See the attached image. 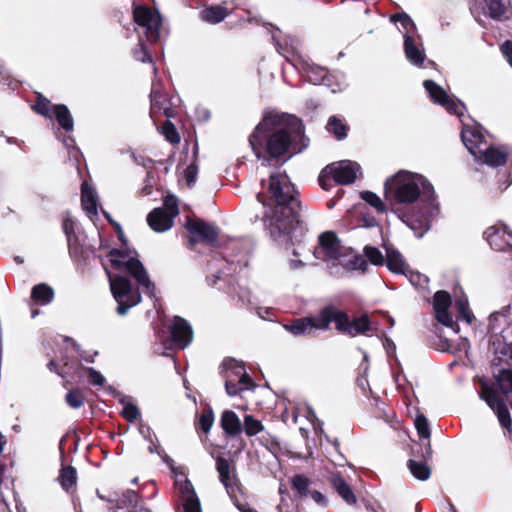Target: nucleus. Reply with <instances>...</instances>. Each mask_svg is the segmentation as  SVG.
<instances>
[{
	"label": "nucleus",
	"mask_w": 512,
	"mask_h": 512,
	"mask_svg": "<svg viewBox=\"0 0 512 512\" xmlns=\"http://www.w3.org/2000/svg\"><path fill=\"white\" fill-rule=\"evenodd\" d=\"M221 367L224 369L223 377L225 379L231 378L238 380V384L244 386V388L253 387L252 380L246 373L245 366L242 362L228 358L223 361Z\"/></svg>",
	"instance_id": "412c9836"
},
{
	"label": "nucleus",
	"mask_w": 512,
	"mask_h": 512,
	"mask_svg": "<svg viewBox=\"0 0 512 512\" xmlns=\"http://www.w3.org/2000/svg\"><path fill=\"white\" fill-rule=\"evenodd\" d=\"M115 512H151L138 501V495L134 490H126L117 500Z\"/></svg>",
	"instance_id": "393cba45"
},
{
	"label": "nucleus",
	"mask_w": 512,
	"mask_h": 512,
	"mask_svg": "<svg viewBox=\"0 0 512 512\" xmlns=\"http://www.w3.org/2000/svg\"><path fill=\"white\" fill-rule=\"evenodd\" d=\"M384 188L386 200L393 204L409 205L419 200L417 210L402 213L399 217L416 237H422L439 213L431 183L420 174L403 170L388 178Z\"/></svg>",
	"instance_id": "f257e3e1"
},
{
	"label": "nucleus",
	"mask_w": 512,
	"mask_h": 512,
	"mask_svg": "<svg viewBox=\"0 0 512 512\" xmlns=\"http://www.w3.org/2000/svg\"><path fill=\"white\" fill-rule=\"evenodd\" d=\"M139 433L146 441L153 442V439H155V441L157 442V436L149 426L141 425L139 427Z\"/></svg>",
	"instance_id": "bf43d9fd"
},
{
	"label": "nucleus",
	"mask_w": 512,
	"mask_h": 512,
	"mask_svg": "<svg viewBox=\"0 0 512 512\" xmlns=\"http://www.w3.org/2000/svg\"><path fill=\"white\" fill-rule=\"evenodd\" d=\"M81 205L90 219L98 214V195L87 182L81 185Z\"/></svg>",
	"instance_id": "a878e982"
},
{
	"label": "nucleus",
	"mask_w": 512,
	"mask_h": 512,
	"mask_svg": "<svg viewBox=\"0 0 512 512\" xmlns=\"http://www.w3.org/2000/svg\"><path fill=\"white\" fill-rule=\"evenodd\" d=\"M483 3L487 14L494 20H501L507 11L508 0H483Z\"/></svg>",
	"instance_id": "473e14b6"
},
{
	"label": "nucleus",
	"mask_w": 512,
	"mask_h": 512,
	"mask_svg": "<svg viewBox=\"0 0 512 512\" xmlns=\"http://www.w3.org/2000/svg\"><path fill=\"white\" fill-rule=\"evenodd\" d=\"M268 192V197L258 193L257 199L268 207L264 218L271 236L278 238L282 234H289L299 223L300 201L285 173L275 172L269 176Z\"/></svg>",
	"instance_id": "7ed1b4c3"
},
{
	"label": "nucleus",
	"mask_w": 512,
	"mask_h": 512,
	"mask_svg": "<svg viewBox=\"0 0 512 512\" xmlns=\"http://www.w3.org/2000/svg\"><path fill=\"white\" fill-rule=\"evenodd\" d=\"M106 272L112 295L117 302L116 312L118 315L124 316L132 307L141 302L140 289L143 290V287L138 284L137 287H134L129 278L122 274L112 273L107 269Z\"/></svg>",
	"instance_id": "0eeeda50"
},
{
	"label": "nucleus",
	"mask_w": 512,
	"mask_h": 512,
	"mask_svg": "<svg viewBox=\"0 0 512 512\" xmlns=\"http://www.w3.org/2000/svg\"><path fill=\"white\" fill-rule=\"evenodd\" d=\"M490 247L496 251L512 249V232L506 226H491L484 232Z\"/></svg>",
	"instance_id": "a211bd4d"
},
{
	"label": "nucleus",
	"mask_w": 512,
	"mask_h": 512,
	"mask_svg": "<svg viewBox=\"0 0 512 512\" xmlns=\"http://www.w3.org/2000/svg\"><path fill=\"white\" fill-rule=\"evenodd\" d=\"M365 257L374 265H383L385 263V258L381 251L372 246H366L364 248Z\"/></svg>",
	"instance_id": "37998d69"
},
{
	"label": "nucleus",
	"mask_w": 512,
	"mask_h": 512,
	"mask_svg": "<svg viewBox=\"0 0 512 512\" xmlns=\"http://www.w3.org/2000/svg\"><path fill=\"white\" fill-rule=\"evenodd\" d=\"M264 429L261 421L255 419L252 415H245L242 430L248 437L255 436Z\"/></svg>",
	"instance_id": "4c0bfd02"
},
{
	"label": "nucleus",
	"mask_w": 512,
	"mask_h": 512,
	"mask_svg": "<svg viewBox=\"0 0 512 512\" xmlns=\"http://www.w3.org/2000/svg\"><path fill=\"white\" fill-rule=\"evenodd\" d=\"M311 499L320 506L327 505V498L321 492L313 490L310 495Z\"/></svg>",
	"instance_id": "052dcab7"
},
{
	"label": "nucleus",
	"mask_w": 512,
	"mask_h": 512,
	"mask_svg": "<svg viewBox=\"0 0 512 512\" xmlns=\"http://www.w3.org/2000/svg\"><path fill=\"white\" fill-rule=\"evenodd\" d=\"M162 131H163L165 138L170 143L177 144L180 142V136H179L176 128L174 127V125L171 122L166 121L163 124Z\"/></svg>",
	"instance_id": "09e8293b"
},
{
	"label": "nucleus",
	"mask_w": 512,
	"mask_h": 512,
	"mask_svg": "<svg viewBox=\"0 0 512 512\" xmlns=\"http://www.w3.org/2000/svg\"><path fill=\"white\" fill-rule=\"evenodd\" d=\"M404 53L406 59L414 66L421 67L426 59L421 37L417 34L404 38Z\"/></svg>",
	"instance_id": "aec40b11"
},
{
	"label": "nucleus",
	"mask_w": 512,
	"mask_h": 512,
	"mask_svg": "<svg viewBox=\"0 0 512 512\" xmlns=\"http://www.w3.org/2000/svg\"><path fill=\"white\" fill-rule=\"evenodd\" d=\"M184 512H202L200 500L197 495L183 500Z\"/></svg>",
	"instance_id": "864d4df0"
},
{
	"label": "nucleus",
	"mask_w": 512,
	"mask_h": 512,
	"mask_svg": "<svg viewBox=\"0 0 512 512\" xmlns=\"http://www.w3.org/2000/svg\"><path fill=\"white\" fill-rule=\"evenodd\" d=\"M331 322L335 323L339 332L352 337L365 334L370 330L367 315H362L350 321L346 313L332 306L325 307L316 316L296 319L291 324L285 325V329L294 336H314L317 330H326Z\"/></svg>",
	"instance_id": "20e7f679"
},
{
	"label": "nucleus",
	"mask_w": 512,
	"mask_h": 512,
	"mask_svg": "<svg viewBox=\"0 0 512 512\" xmlns=\"http://www.w3.org/2000/svg\"><path fill=\"white\" fill-rule=\"evenodd\" d=\"M33 108L37 113L48 118H51L52 114H54L61 128L68 132L73 130L74 121L66 105L58 104L52 106L48 99L39 96Z\"/></svg>",
	"instance_id": "9b49d317"
},
{
	"label": "nucleus",
	"mask_w": 512,
	"mask_h": 512,
	"mask_svg": "<svg viewBox=\"0 0 512 512\" xmlns=\"http://www.w3.org/2000/svg\"><path fill=\"white\" fill-rule=\"evenodd\" d=\"M228 15L227 8L217 5V6H209L204 8L200 12V17L203 21L210 24H217L223 21Z\"/></svg>",
	"instance_id": "c85d7f7f"
},
{
	"label": "nucleus",
	"mask_w": 512,
	"mask_h": 512,
	"mask_svg": "<svg viewBox=\"0 0 512 512\" xmlns=\"http://www.w3.org/2000/svg\"><path fill=\"white\" fill-rule=\"evenodd\" d=\"M47 367L48 369L51 371V372H55L57 373L59 376H63L64 373H66V371H63V370H58L57 369V363L55 360H51L48 364H47Z\"/></svg>",
	"instance_id": "69168bd1"
},
{
	"label": "nucleus",
	"mask_w": 512,
	"mask_h": 512,
	"mask_svg": "<svg viewBox=\"0 0 512 512\" xmlns=\"http://www.w3.org/2000/svg\"><path fill=\"white\" fill-rule=\"evenodd\" d=\"M455 307L459 313V317L468 324L472 323L474 316L469 309L467 298H458L455 301Z\"/></svg>",
	"instance_id": "79ce46f5"
},
{
	"label": "nucleus",
	"mask_w": 512,
	"mask_h": 512,
	"mask_svg": "<svg viewBox=\"0 0 512 512\" xmlns=\"http://www.w3.org/2000/svg\"><path fill=\"white\" fill-rule=\"evenodd\" d=\"M408 468L411 474L418 480L425 481L429 479L431 471L429 466L424 462L409 460Z\"/></svg>",
	"instance_id": "e433bc0d"
},
{
	"label": "nucleus",
	"mask_w": 512,
	"mask_h": 512,
	"mask_svg": "<svg viewBox=\"0 0 512 512\" xmlns=\"http://www.w3.org/2000/svg\"><path fill=\"white\" fill-rule=\"evenodd\" d=\"M197 174L198 167L195 164H191L185 169L184 175L188 186L191 187L192 185H194V183L196 182Z\"/></svg>",
	"instance_id": "6e6d98bb"
},
{
	"label": "nucleus",
	"mask_w": 512,
	"mask_h": 512,
	"mask_svg": "<svg viewBox=\"0 0 512 512\" xmlns=\"http://www.w3.org/2000/svg\"><path fill=\"white\" fill-rule=\"evenodd\" d=\"M69 253L74 259H80L83 255V248L79 242L78 236L67 238Z\"/></svg>",
	"instance_id": "de8ad7c7"
},
{
	"label": "nucleus",
	"mask_w": 512,
	"mask_h": 512,
	"mask_svg": "<svg viewBox=\"0 0 512 512\" xmlns=\"http://www.w3.org/2000/svg\"><path fill=\"white\" fill-rule=\"evenodd\" d=\"M242 423L238 415L232 410H225L221 414L220 426L226 436L236 437L242 432Z\"/></svg>",
	"instance_id": "cd10ccee"
},
{
	"label": "nucleus",
	"mask_w": 512,
	"mask_h": 512,
	"mask_svg": "<svg viewBox=\"0 0 512 512\" xmlns=\"http://www.w3.org/2000/svg\"><path fill=\"white\" fill-rule=\"evenodd\" d=\"M386 258L385 262L388 269L394 273L406 274L408 266L401 253L390 244H384Z\"/></svg>",
	"instance_id": "bb28decb"
},
{
	"label": "nucleus",
	"mask_w": 512,
	"mask_h": 512,
	"mask_svg": "<svg viewBox=\"0 0 512 512\" xmlns=\"http://www.w3.org/2000/svg\"><path fill=\"white\" fill-rule=\"evenodd\" d=\"M107 257L112 269L115 270L114 273L127 272L140 287H143V291L148 297L156 298L155 284L151 281L142 262L137 258L136 251L112 249Z\"/></svg>",
	"instance_id": "423d86ee"
},
{
	"label": "nucleus",
	"mask_w": 512,
	"mask_h": 512,
	"mask_svg": "<svg viewBox=\"0 0 512 512\" xmlns=\"http://www.w3.org/2000/svg\"><path fill=\"white\" fill-rule=\"evenodd\" d=\"M66 403L73 409H78L84 404V395L80 390H71L66 394Z\"/></svg>",
	"instance_id": "c03bdc74"
},
{
	"label": "nucleus",
	"mask_w": 512,
	"mask_h": 512,
	"mask_svg": "<svg viewBox=\"0 0 512 512\" xmlns=\"http://www.w3.org/2000/svg\"><path fill=\"white\" fill-rule=\"evenodd\" d=\"M62 227L66 238H70L71 236H75V222L70 216H66L63 219Z\"/></svg>",
	"instance_id": "4d7b16f0"
},
{
	"label": "nucleus",
	"mask_w": 512,
	"mask_h": 512,
	"mask_svg": "<svg viewBox=\"0 0 512 512\" xmlns=\"http://www.w3.org/2000/svg\"><path fill=\"white\" fill-rule=\"evenodd\" d=\"M391 21L398 25V29L403 34V38L417 34L416 25L407 14L398 13L392 15Z\"/></svg>",
	"instance_id": "7c9ffc66"
},
{
	"label": "nucleus",
	"mask_w": 512,
	"mask_h": 512,
	"mask_svg": "<svg viewBox=\"0 0 512 512\" xmlns=\"http://www.w3.org/2000/svg\"><path fill=\"white\" fill-rule=\"evenodd\" d=\"M496 382L499 390L504 396L512 393V370L502 369L499 371Z\"/></svg>",
	"instance_id": "c9c22d12"
},
{
	"label": "nucleus",
	"mask_w": 512,
	"mask_h": 512,
	"mask_svg": "<svg viewBox=\"0 0 512 512\" xmlns=\"http://www.w3.org/2000/svg\"><path fill=\"white\" fill-rule=\"evenodd\" d=\"M234 502H235V505L237 506V508L241 511V512H258L257 510L253 509V508H250V507H247L245 505H241L239 503H237V497L235 499H233Z\"/></svg>",
	"instance_id": "774afa93"
},
{
	"label": "nucleus",
	"mask_w": 512,
	"mask_h": 512,
	"mask_svg": "<svg viewBox=\"0 0 512 512\" xmlns=\"http://www.w3.org/2000/svg\"><path fill=\"white\" fill-rule=\"evenodd\" d=\"M250 388H244V386H240L238 384V380L227 378L225 379V390L226 393L233 397L239 395L244 390H249Z\"/></svg>",
	"instance_id": "3c124183"
},
{
	"label": "nucleus",
	"mask_w": 512,
	"mask_h": 512,
	"mask_svg": "<svg viewBox=\"0 0 512 512\" xmlns=\"http://www.w3.org/2000/svg\"><path fill=\"white\" fill-rule=\"evenodd\" d=\"M133 18L138 26L139 35L143 34L149 43H156L161 40L162 18L157 10L146 6H134ZM133 56L137 61L143 63L152 62L151 53L142 36L139 38L138 47L133 51Z\"/></svg>",
	"instance_id": "39448f33"
},
{
	"label": "nucleus",
	"mask_w": 512,
	"mask_h": 512,
	"mask_svg": "<svg viewBox=\"0 0 512 512\" xmlns=\"http://www.w3.org/2000/svg\"><path fill=\"white\" fill-rule=\"evenodd\" d=\"M31 297L40 304L47 305L53 300L54 291L47 284L41 283L32 288Z\"/></svg>",
	"instance_id": "72a5a7b5"
},
{
	"label": "nucleus",
	"mask_w": 512,
	"mask_h": 512,
	"mask_svg": "<svg viewBox=\"0 0 512 512\" xmlns=\"http://www.w3.org/2000/svg\"><path fill=\"white\" fill-rule=\"evenodd\" d=\"M414 422L419 437L423 439H429L431 432L427 418L424 415H417Z\"/></svg>",
	"instance_id": "a18cd8bd"
},
{
	"label": "nucleus",
	"mask_w": 512,
	"mask_h": 512,
	"mask_svg": "<svg viewBox=\"0 0 512 512\" xmlns=\"http://www.w3.org/2000/svg\"><path fill=\"white\" fill-rule=\"evenodd\" d=\"M178 213L176 198L168 196L164 200V207L155 208L148 214L147 222L155 232H165L172 227Z\"/></svg>",
	"instance_id": "1a4fd4ad"
},
{
	"label": "nucleus",
	"mask_w": 512,
	"mask_h": 512,
	"mask_svg": "<svg viewBox=\"0 0 512 512\" xmlns=\"http://www.w3.org/2000/svg\"><path fill=\"white\" fill-rule=\"evenodd\" d=\"M315 258L323 261H338L346 256L345 248L340 244L334 232H324L319 236V245L314 248Z\"/></svg>",
	"instance_id": "f8f14e48"
},
{
	"label": "nucleus",
	"mask_w": 512,
	"mask_h": 512,
	"mask_svg": "<svg viewBox=\"0 0 512 512\" xmlns=\"http://www.w3.org/2000/svg\"><path fill=\"white\" fill-rule=\"evenodd\" d=\"M213 423H214V413L211 408H208L201 414V416L199 418V422H198L199 428L204 433H208L211 430Z\"/></svg>",
	"instance_id": "49530a36"
},
{
	"label": "nucleus",
	"mask_w": 512,
	"mask_h": 512,
	"mask_svg": "<svg viewBox=\"0 0 512 512\" xmlns=\"http://www.w3.org/2000/svg\"><path fill=\"white\" fill-rule=\"evenodd\" d=\"M299 118L286 113H267L249 137L250 146L264 165L271 159L290 157L308 146Z\"/></svg>",
	"instance_id": "f03ea898"
},
{
	"label": "nucleus",
	"mask_w": 512,
	"mask_h": 512,
	"mask_svg": "<svg viewBox=\"0 0 512 512\" xmlns=\"http://www.w3.org/2000/svg\"><path fill=\"white\" fill-rule=\"evenodd\" d=\"M291 484L301 497H308L312 492L309 490L310 480L302 474L295 475L291 480Z\"/></svg>",
	"instance_id": "58836bf2"
},
{
	"label": "nucleus",
	"mask_w": 512,
	"mask_h": 512,
	"mask_svg": "<svg viewBox=\"0 0 512 512\" xmlns=\"http://www.w3.org/2000/svg\"><path fill=\"white\" fill-rule=\"evenodd\" d=\"M301 67H296L303 73L304 77L315 85H324L329 88L333 93L341 91V84L336 83L334 86L330 83L332 76L324 68L309 64L307 62L300 63Z\"/></svg>",
	"instance_id": "4468645a"
},
{
	"label": "nucleus",
	"mask_w": 512,
	"mask_h": 512,
	"mask_svg": "<svg viewBox=\"0 0 512 512\" xmlns=\"http://www.w3.org/2000/svg\"><path fill=\"white\" fill-rule=\"evenodd\" d=\"M159 456L162 458L163 462L169 466L174 474L181 471V467H175L174 460L170 458L164 451Z\"/></svg>",
	"instance_id": "e2e57ef3"
},
{
	"label": "nucleus",
	"mask_w": 512,
	"mask_h": 512,
	"mask_svg": "<svg viewBox=\"0 0 512 512\" xmlns=\"http://www.w3.org/2000/svg\"><path fill=\"white\" fill-rule=\"evenodd\" d=\"M326 129L338 140H342L347 136L348 126L343 122L342 119L338 118L337 116H331L328 119Z\"/></svg>",
	"instance_id": "f704fd0d"
},
{
	"label": "nucleus",
	"mask_w": 512,
	"mask_h": 512,
	"mask_svg": "<svg viewBox=\"0 0 512 512\" xmlns=\"http://www.w3.org/2000/svg\"><path fill=\"white\" fill-rule=\"evenodd\" d=\"M451 303V296L448 292L440 290L435 293L433 298V308L437 321L446 327L454 328L457 327V324L453 321V318L449 313Z\"/></svg>",
	"instance_id": "dca6fc26"
},
{
	"label": "nucleus",
	"mask_w": 512,
	"mask_h": 512,
	"mask_svg": "<svg viewBox=\"0 0 512 512\" xmlns=\"http://www.w3.org/2000/svg\"><path fill=\"white\" fill-rule=\"evenodd\" d=\"M423 86L434 103L444 107L449 114L457 115L459 118L463 116L465 105L451 99L441 86L432 80H425Z\"/></svg>",
	"instance_id": "ddd939ff"
},
{
	"label": "nucleus",
	"mask_w": 512,
	"mask_h": 512,
	"mask_svg": "<svg viewBox=\"0 0 512 512\" xmlns=\"http://www.w3.org/2000/svg\"><path fill=\"white\" fill-rule=\"evenodd\" d=\"M85 372L87 373L88 381L90 384L94 386H103L106 379L105 377L96 369L92 367H86L84 368Z\"/></svg>",
	"instance_id": "8fccbe9b"
},
{
	"label": "nucleus",
	"mask_w": 512,
	"mask_h": 512,
	"mask_svg": "<svg viewBox=\"0 0 512 512\" xmlns=\"http://www.w3.org/2000/svg\"><path fill=\"white\" fill-rule=\"evenodd\" d=\"M360 169L358 163L350 160L334 162L321 171L318 181L324 190H329L333 184L349 185L355 182Z\"/></svg>",
	"instance_id": "6e6552de"
},
{
	"label": "nucleus",
	"mask_w": 512,
	"mask_h": 512,
	"mask_svg": "<svg viewBox=\"0 0 512 512\" xmlns=\"http://www.w3.org/2000/svg\"><path fill=\"white\" fill-rule=\"evenodd\" d=\"M121 403L123 405L122 416L130 422L136 420L140 413L137 406L131 402L130 398H122Z\"/></svg>",
	"instance_id": "a19ab883"
},
{
	"label": "nucleus",
	"mask_w": 512,
	"mask_h": 512,
	"mask_svg": "<svg viewBox=\"0 0 512 512\" xmlns=\"http://www.w3.org/2000/svg\"><path fill=\"white\" fill-rule=\"evenodd\" d=\"M409 279H410V282L416 286H422L423 284L428 282L427 277L424 275H421L419 273H411Z\"/></svg>",
	"instance_id": "680f3d73"
},
{
	"label": "nucleus",
	"mask_w": 512,
	"mask_h": 512,
	"mask_svg": "<svg viewBox=\"0 0 512 512\" xmlns=\"http://www.w3.org/2000/svg\"><path fill=\"white\" fill-rule=\"evenodd\" d=\"M479 396L480 399L484 400L496 413L502 427L510 431L512 428V419L505 400L486 382L481 383Z\"/></svg>",
	"instance_id": "9d476101"
},
{
	"label": "nucleus",
	"mask_w": 512,
	"mask_h": 512,
	"mask_svg": "<svg viewBox=\"0 0 512 512\" xmlns=\"http://www.w3.org/2000/svg\"><path fill=\"white\" fill-rule=\"evenodd\" d=\"M503 56L508 61L509 65L512 67V41L506 40L500 47Z\"/></svg>",
	"instance_id": "13d9d810"
},
{
	"label": "nucleus",
	"mask_w": 512,
	"mask_h": 512,
	"mask_svg": "<svg viewBox=\"0 0 512 512\" xmlns=\"http://www.w3.org/2000/svg\"><path fill=\"white\" fill-rule=\"evenodd\" d=\"M346 265L351 270H360L362 272H364L367 268L366 260L360 255L351 256L347 260Z\"/></svg>",
	"instance_id": "603ef678"
},
{
	"label": "nucleus",
	"mask_w": 512,
	"mask_h": 512,
	"mask_svg": "<svg viewBox=\"0 0 512 512\" xmlns=\"http://www.w3.org/2000/svg\"><path fill=\"white\" fill-rule=\"evenodd\" d=\"M149 443H150V445L148 447L149 452L161 455V453L163 452V449L160 447L159 441L157 440V442H156L155 439H153V442H149Z\"/></svg>",
	"instance_id": "0e129e2a"
},
{
	"label": "nucleus",
	"mask_w": 512,
	"mask_h": 512,
	"mask_svg": "<svg viewBox=\"0 0 512 512\" xmlns=\"http://www.w3.org/2000/svg\"><path fill=\"white\" fill-rule=\"evenodd\" d=\"M61 487L67 492L72 493L77 485V472L74 467H62L58 476Z\"/></svg>",
	"instance_id": "c756f323"
},
{
	"label": "nucleus",
	"mask_w": 512,
	"mask_h": 512,
	"mask_svg": "<svg viewBox=\"0 0 512 512\" xmlns=\"http://www.w3.org/2000/svg\"><path fill=\"white\" fill-rule=\"evenodd\" d=\"M289 265H290V268L291 269H300L302 267H304V262L302 260H299V259H291L289 261Z\"/></svg>",
	"instance_id": "338daca9"
},
{
	"label": "nucleus",
	"mask_w": 512,
	"mask_h": 512,
	"mask_svg": "<svg viewBox=\"0 0 512 512\" xmlns=\"http://www.w3.org/2000/svg\"><path fill=\"white\" fill-rule=\"evenodd\" d=\"M174 478L176 489L178 490L182 501L197 495L192 483L187 479L182 470L175 473Z\"/></svg>",
	"instance_id": "2f4dec72"
},
{
	"label": "nucleus",
	"mask_w": 512,
	"mask_h": 512,
	"mask_svg": "<svg viewBox=\"0 0 512 512\" xmlns=\"http://www.w3.org/2000/svg\"><path fill=\"white\" fill-rule=\"evenodd\" d=\"M360 197L370 206H372L377 212L383 213L386 211V206L381 198L371 191H362Z\"/></svg>",
	"instance_id": "ea45409f"
},
{
	"label": "nucleus",
	"mask_w": 512,
	"mask_h": 512,
	"mask_svg": "<svg viewBox=\"0 0 512 512\" xmlns=\"http://www.w3.org/2000/svg\"><path fill=\"white\" fill-rule=\"evenodd\" d=\"M151 108L150 114H163L167 118L174 117V110L172 109V102L161 91V85L158 80L152 81V88L150 93Z\"/></svg>",
	"instance_id": "f3484780"
},
{
	"label": "nucleus",
	"mask_w": 512,
	"mask_h": 512,
	"mask_svg": "<svg viewBox=\"0 0 512 512\" xmlns=\"http://www.w3.org/2000/svg\"><path fill=\"white\" fill-rule=\"evenodd\" d=\"M272 39L274 41L277 52L287 61L291 62L294 67H297L294 58L298 53V40L291 36H283L281 33L273 34Z\"/></svg>",
	"instance_id": "5701e85b"
},
{
	"label": "nucleus",
	"mask_w": 512,
	"mask_h": 512,
	"mask_svg": "<svg viewBox=\"0 0 512 512\" xmlns=\"http://www.w3.org/2000/svg\"><path fill=\"white\" fill-rule=\"evenodd\" d=\"M216 469L219 473V479L224 485L227 494L231 499H235L239 492V481L231 472L229 461L225 458L219 457L216 460Z\"/></svg>",
	"instance_id": "6ab92c4d"
},
{
	"label": "nucleus",
	"mask_w": 512,
	"mask_h": 512,
	"mask_svg": "<svg viewBox=\"0 0 512 512\" xmlns=\"http://www.w3.org/2000/svg\"><path fill=\"white\" fill-rule=\"evenodd\" d=\"M221 262L225 263L227 266H229L227 268V272L225 271H218V275H213V276H207V281H208V284L211 285V286H214L217 284L218 280L221 279L222 275H228L230 274L231 272H235L236 271V268H232V263H229L228 261L226 260H221Z\"/></svg>",
	"instance_id": "5fc2aeb1"
},
{
	"label": "nucleus",
	"mask_w": 512,
	"mask_h": 512,
	"mask_svg": "<svg viewBox=\"0 0 512 512\" xmlns=\"http://www.w3.org/2000/svg\"><path fill=\"white\" fill-rule=\"evenodd\" d=\"M170 330L172 340L179 348L184 349L192 342V327L185 319L178 316L174 317Z\"/></svg>",
	"instance_id": "4be33fe9"
},
{
	"label": "nucleus",
	"mask_w": 512,
	"mask_h": 512,
	"mask_svg": "<svg viewBox=\"0 0 512 512\" xmlns=\"http://www.w3.org/2000/svg\"><path fill=\"white\" fill-rule=\"evenodd\" d=\"M328 480L337 494L347 505H355L357 497L340 472H331Z\"/></svg>",
	"instance_id": "b1692460"
},
{
	"label": "nucleus",
	"mask_w": 512,
	"mask_h": 512,
	"mask_svg": "<svg viewBox=\"0 0 512 512\" xmlns=\"http://www.w3.org/2000/svg\"><path fill=\"white\" fill-rule=\"evenodd\" d=\"M186 229L191 234L190 245L194 246L198 240H203L208 243H213L217 240L218 231L217 229L202 221V220H191L188 219L186 223Z\"/></svg>",
	"instance_id": "2eb2a0df"
}]
</instances>
